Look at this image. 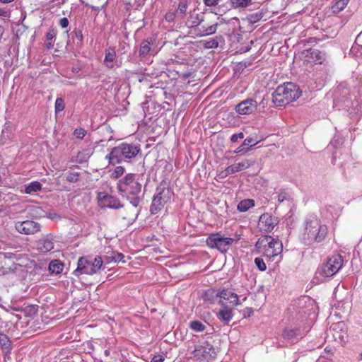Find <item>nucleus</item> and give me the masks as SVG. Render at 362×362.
<instances>
[{"label":"nucleus","instance_id":"nucleus-36","mask_svg":"<svg viewBox=\"0 0 362 362\" xmlns=\"http://www.w3.org/2000/svg\"><path fill=\"white\" fill-rule=\"evenodd\" d=\"M125 171V169L122 166H117L115 168L113 172L111 173L110 177L113 179H117L122 176Z\"/></svg>","mask_w":362,"mask_h":362},{"label":"nucleus","instance_id":"nucleus-49","mask_svg":"<svg viewBox=\"0 0 362 362\" xmlns=\"http://www.w3.org/2000/svg\"><path fill=\"white\" fill-rule=\"evenodd\" d=\"M204 3L206 6H214L218 5V0H204Z\"/></svg>","mask_w":362,"mask_h":362},{"label":"nucleus","instance_id":"nucleus-7","mask_svg":"<svg viewBox=\"0 0 362 362\" xmlns=\"http://www.w3.org/2000/svg\"><path fill=\"white\" fill-rule=\"evenodd\" d=\"M173 195V192L165 185L160 184L157 187L150 207L152 214H156L164 206L170 202Z\"/></svg>","mask_w":362,"mask_h":362},{"label":"nucleus","instance_id":"nucleus-38","mask_svg":"<svg viewBox=\"0 0 362 362\" xmlns=\"http://www.w3.org/2000/svg\"><path fill=\"white\" fill-rule=\"evenodd\" d=\"M255 263L259 271L263 272L267 269V266L263 259L260 257H256L255 259Z\"/></svg>","mask_w":362,"mask_h":362},{"label":"nucleus","instance_id":"nucleus-35","mask_svg":"<svg viewBox=\"0 0 362 362\" xmlns=\"http://www.w3.org/2000/svg\"><path fill=\"white\" fill-rule=\"evenodd\" d=\"M216 293H216L215 291L210 289L204 293L203 298L204 300L212 303L214 300V298L217 297Z\"/></svg>","mask_w":362,"mask_h":362},{"label":"nucleus","instance_id":"nucleus-47","mask_svg":"<svg viewBox=\"0 0 362 362\" xmlns=\"http://www.w3.org/2000/svg\"><path fill=\"white\" fill-rule=\"evenodd\" d=\"M69 24V20L66 17L62 18L59 21V25L62 28H66L68 27Z\"/></svg>","mask_w":362,"mask_h":362},{"label":"nucleus","instance_id":"nucleus-4","mask_svg":"<svg viewBox=\"0 0 362 362\" xmlns=\"http://www.w3.org/2000/svg\"><path fill=\"white\" fill-rule=\"evenodd\" d=\"M301 95L299 88L293 83H286L277 87L273 93V102L278 106L288 104Z\"/></svg>","mask_w":362,"mask_h":362},{"label":"nucleus","instance_id":"nucleus-25","mask_svg":"<svg viewBox=\"0 0 362 362\" xmlns=\"http://www.w3.org/2000/svg\"><path fill=\"white\" fill-rule=\"evenodd\" d=\"M153 44V40L152 39H147L141 42L140 48H139V56L146 57L151 53V46Z\"/></svg>","mask_w":362,"mask_h":362},{"label":"nucleus","instance_id":"nucleus-53","mask_svg":"<svg viewBox=\"0 0 362 362\" xmlns=\"http://www.w3.org/2000/svg\"><path fill=\"white\" fill-rule=\"evenodd\" d=\"M45 46L48 49H51L54 47V41H46Z\"/></svg>","mask_w":362,"mask_h":362},{"label":"nucleus","instance_id":"nucleus-14","mask_svg":"<svg viewBox=\"0 0 362 362\" xmlns=\"http://www.w3.org/2000/svg\"><path fill=\"white\" fill-rule=\"evenodd\" d=\"M216 296L220 298L219 303L221 305H228V300H229V306L233 308L240 304L238 295L228 289H223L217 292Z\"/></svg>","mask_w":362,"mask_h":362},{"label":"nucleus","instance_id":"nucleus-52","mask_svg":"<svg viewBox=\"0 0 362 362\" xmlns=\"http://www.w3.org/2000/svg\"><path fill=\"white\" fill-rule=\"evenodd\" d=\"M75 35H76V37L80 40V41H82L83 40V34H82V32L81 30H77L75 32Z\"/></svg>","mask_w":362,"mask_h":362},{"label":"nucleus","instance_id":"nucleus-56","mask_svg":"<svg viewBox=\"0 0 362 362\" xmlns=\"http://www.w3.org/2000/svg\"><path fill=\"white\" fill-rule=\"evenodd\" d=\"M356 103H357L356 107H355L354 108V112H356H356H358V111H360V110H361V109L362 108V106H361V105H358V102H356Z\"/></svg>","mask_w":362,"mask_h":362},{"label":"nucleus","instance_id":"nucleus-6","mask_svg":"<svg viewBox=\"0 0 362 362\" xmlns=\"http://www.w3.org/2000/svg\"><path fill=\"white\" fill-rule=\"evenodd\" d=\"M103 264V259L100 256L94 257L91 256L81 257L78 260L77 268L74 270V274L76 276L81 274L93 275L102 268Z\"/></svg>","mask_w":362,"mask_h":362},{"label":"nucleus","instance_id":"nucleus-44","mask_svg":"<svg viewBox=\"0 0 362 362\" xmlns=\"http://www.w3.org/2000/svg\"><path fill=\"white\" fill-rule=\"evenodd\" d=\"M189 24L190 27L198 26L197 30H199L200 35L202 34V30H206V27L200 25V21L199 20L192 21V23L189 22Z\"/></svg>","mask_w":362,"mask_h":362},{"label":"nucleus","instance_id":"nucleus-45","mask_svg":"<svg viewBox=\"0 0 362 362\" xmlns=\"http://www.w3.org/2000/svg\"><path fill=\"white\" fill-rule=\"evenodd\" d=\"M57 35V32L55 30L52 29L50 30L46 34V41H54L55 39V37Z\"/></svg>","mask_w":362,"mask_h":362},{"label":"nucleus","instance_id":"nucleus-59","mask_svg":"<svg viewBox=\"0 0 362 362\" xmlns=\"http://www.w3.org/2000/svg\"><path fill=\"white\" fill-rule=\"evenodd\" d=\"M278 257H279V259H277V262H279V261H280V259L281 258V255H279Z\"/></svg>","mask_w":362,"mask_h":362},{"label":"nucleus","instance_id":"nucleus-33","mask_svg":"<svg viewBox=\"0 0 362 362\" xmlns=\"http://www.w3.org/2000/svg\"><path fill=\"white\" fill-rule=\"evenodd\" d=\"M188 8V3L187 1H182L179 3L178 7L176 10L175 14L178 16H182L185 14Z\"/></svg>","mask_w":362,"mask_h":362},{"label":"nucleus","instance_id":"nucleus-30","mask_svg":"<svg viewBox=\"0 0 362 362\" xmlns=\"http://www.w3.org/2000/svg\"><path fill=\"white\" fill-rule=\"evenodd\" d=\"M349 2V0H338L332 7L333 12L337 13L342 11Z\"/></svg>","mask_w":362,"mask_h":362},{"label":"nucleus","instance_id":"nucleus-9","mask_svg":"<svg viewBox=\"0 0 362 362\" xmlns=\"http://www.w3.org/2000/svg\"><path fill=\"white\" fill-rule=\"evenodd\" d=\"M240 239L237 236L236 238L224 237L221 233H212L206 239V244L211 248L217 249L222 253L226 252L230 246L234 242H237Z\"/></svg>","mask_w":362,"mask_h":362},{"label":"nucleus","instance_id":"nucleus-12","mask_svg":"<svg viewBox=\"0 0 362 362\" xmlns=\"http://www.w3.org/2000/svg\"><path fill=\"white\" fill-rule=\"evenodd\" d=\"M258 107V103L253 98H247L239 103L235 107V110L240 115L253 114Z\"/></svg>","mask_w":362,"mask_h":362},{"label":"nucleus","instance_id":"nucleus-17","mask_svg":"<svg viewBox=\"0 0 362 362\" xmlns=\"http://www.w3.org/2000/svg\"><path fill=\"white\" fill-rule=\"evenodd\" d=\"M334 340L339 343H344L347 338L346 328L343 322H339L334 325L333 327L330 329Z\"/></svg>","mask_w":362,"mask_h":362},{"label":"nucleus","instance_id":"nucleus-41","mask_svg":"<svg viewBox=\"0 0 362 362\" xmlns=\"http://www.w3.org/2000/svg\"><path fill=\"white\" fill-rule=\"evenodd\" d=\"M288 197H289L288 193L284 189H281L278 192L277 199H278L279 203H282L284 201L288 199Z\"/></svg>","mask_w":362,"mask_h":362},{"label":"nucleus","instance_id":"nucleus-27","mask_svg":"<svg viewBox=\"0 0 362 362\" xmlns=\"http://www.w3.org/2000/svg\"><path fill=\"white\" fill-rule=\"evenodd\" d=\"M124 258L125 257L123 254L112 251L109 255L105 256V261L107 263L111 262L124 263L126 262Z\"/></svg>","mask_w":362,"mask_h":362},{"label":"nucleus","instance_id":"nucleus-19","mask_svg":"<svg viewBox=\"0 0 362 362\" xmlns=\"http://www.w3.org/2000/svg\"><path fill=\"white\" fill-rule=\"evenodd\" d=\"M283 335L285 339L289 340L291 343H295L303 337L304 333H301L299 329L286 328Z\"/></svg>","mask_w":362,"mask_h":362},{"label":"nucleus","instance_id":"nucleus-5","mask_svg":"<svg viewBox=\"0 0 362 362\" xmlns=\"http://www.w3.org/2000/svg\"><path fill=\"white\" fill-rule=\"evenodd\" d=\"M257 245L263 255L269 260H274V258L278 257L283 251L281 241L269 235L259 238Z\"/></svg>","mask_w":362,"mask_h":362},{"label":"nucleus","instance_id":"nucleus-28","mask_svg":"<svg viewBox=\"0 0 362 362\" xmlns=\"http://www.w3.org/2000/svg\"><path fill=\"white\" fill-rule=\"evenodd\" d=\"M255 206V201L251 199L242 200L238 204V210L240 212H245Z\"/></svg>","mask_w":362,"mask_h":362},{"label":"nucleus","instance_id":"nucleus-61","mask_svg":"<svg viewBox=\"0 0 362 362\" xmlns=\"http://www.w3.org/2000/svg\"><path fill=\"white\" fill-rule=\"evenodd\" d=\"M62 362H74V361H62Z\"/></svg>","mask_w":362,"mask_h":362},{"label":"nucleus","instance_id":"nucleus-16","mask_svg":"<svg viewBox=\"0 0 362 362\" xmlns=\"http://www.w3.org/2000/svg\"><path fill=\"white\" fill-rule=\"evenodd\" d=\"M298 305L300 308L299 313L310 315L311 313H315V302L308 296H304L299 299Z\"/></svg>","mask_w":362,"mask_h":362},{"label":"nucleus","instance_id":"nucleus-21","mask_svg":"<svg viewBox=\"0 0 362 362\" xmlns=\"http://www.w3.org/2000/svg\"><path fill=\"white\" fill-rule=\"evenodd\" d=\"M116 51L114 47H110L105 50V59L103 64L108 69L114 67V61L116 59Z\"/></svg>","mask_w":362,"mask_h":362},{"label":"nucleus","instance_id":"nucleus-37","mask_svg":"<svg viewBox=\"0 0 362 362\" xmlns=\"http://www.w3.org/2000/svg\"><path fill=\"white\" fill-rule=\"evenodd\" d=\"M0 345L5 349H8L10 346L8 338L2 332H0Z\"/></svg>","mask_w":362,"mask_h":362},{"label":"nucleus","instance_id":"nucleus-43","mask_svg":"<svg viewBox=\"0 0 362 362\" xmlns=\"http://www.w3.org/2000/svg\"><path fill=\"white\" fill-rule=\"evenodd\" d=\"M64 109V103L62 98H58L55 101L56 112H62Z\"/></svg>","mask_w":362,"mask_h":362},{"label":"nucleus","instance_id":"nucleus-1","mask_svg":"<svg viewBox=\"0 0 362 362\" xmlns=\"http://www.w3.org/2000/svg\"><path fill=\"white\" fill-rule=\"evenodd\" d=\"M328 234V228L317 218L315 215L309 216L305 220L302 240L308 245L324 241Z\"/></svg>","mask_w":362,"mask_h":362},{"label":"nucleus","instance_id":"nucleus-42","mask_svg":"<svg viewBox=\"0 0 362 362\" xmlns=\"http://www.w3.org/2000/svg\"><path fill=\"white\" fill-rule=\"evenodd\" d=\"M66 179L70 182H76L79 180V174L78 173H69Z\"/></svg>","mask_w":362,"mask_h":362},{"label":"nucleus","instance_id":"nucleus-51","mask_svg":"<svg viewBox=\"0 0 362 362\" xmlns=\"http://www.w3.org/2000/svg\"><path fill=\"white\" fill-rule=\"evenodd\" d=\"M356 42L360 45L362 48V31L357 35Z\"/></svg>","mask_w":362,"mask_h":362},{"label":"nucleus","instance_id":"nucleus-10","mask_svg":"<svg viewBox=\"0 0 362 362\" xmlns=\"http://www.w3.org/2000/svg\"><path fill=\"white\" fill-rule=\"evenodd\" d=\"M194 358L199 362H212L216 358L217 351L209 342L196 346L194 351Z\"/></svg>","mask_w":362,"mask_h":362},{"label":"nucleus","instance_id":"nucleus-57","mask_svg":"<svg viewBox=\"0 0 362 362\" xmlns=\"http://www.w3.org/2000/svg\"><path fill=\"white\" fill-rule=\"evenodd\" d=\"M14 0H0V1L1 3H4V4H8V3H10V2H12Z\"/></svg>","mask_w":362,"mask_h":362},{"label":"nucleus","instance_id":"nucleus-40","mask_svg":"<svg viewBox=\"0 0 362 362\" xmlns=\"http://www.w3.org/2000/svg\"><path fill=\"white\" fill-rule=\"evenodd\" d=\"M86 134V131L81 127L76 128L74 132V135L76 136V138L82 139Z\"/></svg>","mask_w":362,"mask_h":362},{"label":"nucleus","instance_id":"nucleus-39","mask_svg":"<svg viewBox=\"0 0 362 362\" xmlns=\"http://www.w3.org/2000/svg\"><path fill=\"white\" fill-rule=\"evenodd\" d=\"M204 47L210 49V48H216L218 46V41L213 38L209 40H206L204 43Z\"/></svg>","mask_w":362,"mask_h":362},{"label":"nucleus","instance_id":"nucleus-46","mask_svg":"<svg viewBox=\"0 0 362 362\" xmlns=\"http://www.w3.org/2000/svg\"><path fill=\"white\" fill-rule=\"evenodd\" d=\"M244 134L243 132H240L238 134H234L231 136L230 140L232 142H237L238 139H243Z\"/></svg>","mask_w":362,"mask_h":362},{"label":"nucleus","instance_id":"nucleus-58","mask_svg":"<svg viewBox=\"0 0 362 362\" xmlns=\"http://www.w3.org/2000/svg\"><path fill=\"white\" fill-rule=\"evenodd\" d=\"M358 362H362V352L359 355V360Z\"/></svg>","mask_w":362,"mask_h":362},{"label":"nucleus","instance_id":"nucleus-34","mask_svg":"<svg viewBox=\"0 0 362 362\" xmlns=\"http://www.w3.org/2000/svg\"><path fill=\"white\" fill-rule=\"evenodd\" d=\"M218 24L215 23L210 26L206 27V30H202L201 36L211 35L216 33L217 30Z\"/></svg>","mask_w":362,"mask_h":362},{"label":"nucleus","instance_id":"nucleus-29","mask_svg":"<svg viewBox=\"0 0 362 362\" xmlns=\"http://www.w3.org/2000/svg\"><path fill=\"white\" fill-rule=\"evenodd\" d=\"M42 185L37 181H34L25 186V192L26 194H33L40 191Z\"/></svg>","mask_w":362,"mask_h":362},{"label":"nucleus","instance_id":"nucleus-22","mask_svg":"<svg viewBox=\"0 0 362 362\" xmlns=\"http://www.w3.org/2000/svg\"><path fill=\"white\" fill-rule=\"evenodd\" d=\"M54 248V243L51 238H46L37 243V250L42 253L51 251Z\"/></svg>","mask_w":362,"mask_h":362},{"label":"nucleus","instance_id":"nucleus-31","mask_svg":"<svg viewBox=\"0 0 362 362\" xmlns=\"http://www.w3.org/2000/svg\"><path fill=\"white\" fill-rule=\"evenodd\" d=\"M189 327L195 332H203L206 329V325L200 321L194 320L189 322Z\"/></svg>","mask_w":362,"mask_h":362},{"label":"nucleus","instance_id":"nucleus-18","mask_svg":"<svg viewBox=\"0 0 362 362\" xmlns=\"http://www.w3.org/2000/svg\"><path fill=\"white\" fill-rule=\"evenodd\" d=\"M222 309L217 313V317L224 322L228 324L233 319V307L229 305H221Z\"/></svg>","mask_w":362,"mask_h":362},{"label":"nucleus","instance_id":"nucleus-60","mask_svg":"<svg viewBox=\"0 0 362 362\" xmlns=\"http://www.w3.org/2000/svg\"><path fill=\"white\" fill-rule=\"evenodd\" d=\"M278 257H279V259H277V262H279V261H280V259L281 258V255H279Z\"/></svg>","mask_w":362,"mask_h":362},{"label":"nucleus","instance_id":"nucleus-8","mask_svg":"<svg viewBox=\"0 0 362 362\" xmlns=\"http://www.w3.org/2000/svg\"><path fill=\"white\" fill-rule=\"evenodd\" d=\"M343 264L344 259L341 255H332L318 267L316 274L322 278L331 277L341 269Z\"/></svg>","mask_w":362,"mask_h":362},{"label":"nucleus","instance_id":"nucleus-20","mask_svg":"<svg viewBox=\"0 0 362 362\" xmlns=\"http://www.w3.org/2000/svg\"><path fill=\"white\" fill-rule=\"evenodd\" d=\"M254 161L248 159H245L243 161L233 164L231 165L228 166L229 169V173L231 174H234L235 173L242 171L243 170L247 169L251 165L254 164Z\"/></svg>","mask_w":362,"mask_h":362},{"label":"nucleus","instance_id":"nucleus-24","mask_svg":"<svg viewBox=\"0 0 362 362\" xmlns=\"http://www.w3.org/2000/svg\"><path fill=\"white\" fill-rule=\"evenodd\" d=\"M253 141H254V140L252 137H247L244 140L243 144L240 146H239L238 148H237L233 151V153H245L247 152V151L250 149V147L258 144V141H256L255 143H253Z\"/></svg>","mask_w":362,"mask_h":362},{"label":"nucleus","instance_id":"nucleus-48","mask_svg":"<svg viewBox=\"0 0 362 362\" xmlns=\"http://www.w3.org/2000/svg\"><path fill=\"white\" fill-rule=\"evenodd\" d=\"M229 175H231L230 173H229V169L227 167L226 169H224L223 170H221L218 176L221 178V179H224L226 178V177H228Z\"/></svg>","mask_w":362,"mask_h":362},{"label":"nucleus","instance_id":"nucleus-55","mask_svg":"<svg viewBox=\"0 0 362 362\" xmlns=\"http://www.w3.org/2000/svg\"><path fill=\"white\" fill-rule=\"evenodd\" d=\"M173 16L174 14L173 13H167L165 15V19L168 21H173Z\"/></svg>","mask_w":362,"mask_h":362},{"label":"nucleus","instance_id":"nucleus-11","mask_svg":"<svg viewBox=\"0 0 362 362\" xmlns=\"http://www.w3.org/2000/svg\"><path fill=\"white\" fill-rule=\"evenodd\" d=\"M97 199L98 205L103 208L108 207L117 209L123 206L118 199L104 192H99Z\"/></svg>","mask_w":362,"mask_h":362},{"label":"nucleus","instance_id":"nucleus-2","mask_svg":"<svg viewBox=\"0 0 362 362\" xmlns=\"http://www.w3.org/2000/svg\"><path fill=\"white\" fill-rule=\"evenodd\" d=\"M141 151L139 145L133 143L123 142L111 149L109 154L106 155L105 159L108 160L109 164L116 165L124 161H127L135 158Z\"/></svg>","mask_w":362,"mask_h":362},{"label":"nucleus","instance_id":"nucleus-3","mask_svg":"<svg viewBox=\"0 0 362 362\" xmlns=\"http://www.w3.org/2000/svg\"><path fill=\"white\" fill-rule=\"evenodd\" d=\"M142 184L137 180H135L134 175L129 173L124 177L119 180L117 183L119 192L127 199L130 200V203L134 206H137L139 203V199L137 197L141 192Z\"/></svg>","mask_w":362,"mask_h":362},{"label":"nucleus","instance_id":"nucleus-23","mask_svg":"<svg viewBox=\"0 0 362 362\" xmlns=\"http://www.w3.org/2000/svg\"><path fill=\"white\" fill-rule=\"evenodd\" d=\"M312 60L316 64H322L326 59V54L324 52L317 49H311L308 51Z\"/></svg>","mask_w":362,"mask_h":362},{"label":"nucleus","instance_id":"nucleus-32","mask_svg":"<svg viewBox=\"0 0 362 362\" xmlns=\"http://www.w3.org/2000/svg\"><path fill=\"white\" fill-rule=\"evenodd\" d=\"M251 3V0H230L233 8H245Z\"/></svg>","mask_w":362,"mask_h":362},{"label":"nucleus","instance_id":"nucleus-50","mask_svg":"<svg viewBox=\"0 0 362 362\" xmlns=\"http://www.w3.org/2000/svg\"><path fill=\"white\" fill-rule=\"evenodd\" d=\"M164 358L160 355L155 356L152 360L151 362H163Z\"/></svg>","mask_w":362,"mask_h":362},{"label":"nucleus","instance_id":"nucleus-13","mask_svg":"<svg viewBox=\"0 0 362 362\" xmlns=\"http://www.w3.org/2000/svg\"><path fill=\"white\" fill-rule=\"evenodd\" d=\"M277 223L278 220L276 217L265 213L260 216L257 226L261 231L268 233L271 232Z\"/></svg>","mask_w":362,"mask_h":362},{"label":"nucleus","instance_id":"nucleus-15","mask_svg":"<svg viewBox=\"0 0 362 362\" xmlns=\"http://www.w3.org/2000/svg\"><path fill=\"white\" fill-rule=\"evenodd\" d=\"M15 228L21 233L30 235L40 231V225L33 221L26 220L16 223Z\"/></svg>","mask_w":362,"mask_h":362},{"label":"nucleus","instance_id":"nucleus-26","mask_svg":"<svg viewBox=\"0 0 362 362\" xmlns=\"http://www.w3.org/2000/svg\"><path fill=\"white\" fill-rule=\"evenodd\" d=\"M64 264L58 259H54L49 264L48 269L52 274H59L62 272Z\"/></svg>","mask_w":362,"mask_h":362},{"label":"nucleus","instance_id":"nucleus-62","mask_svg":"<svg viewBox=\"0 0 362 362\" xmlns=\"http://www.w3.org/2000/svg\"><path fill=\"white\" fill-rule=\"evenodd\" d=\"M105 354L107 355V354H108V351H107V350H106V351H105Z\"/></svg>","mask_w":362,"mask_h":362},{"label":"nucleus","instance_id":"nucleus-54","mask_svg":"<svg viewBox=\"0 0 362 362\" xmlns=\"http://www.w3.org/2000/svg\"><path fill=\"white\" fill-rule=\"evenodd\" d=\"M47 216L51 220H54L59 217L58 214H57L56 213H49Z\"/></svg>","mask_w":362,"mask_h":362}]
</instances>
